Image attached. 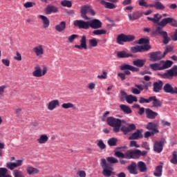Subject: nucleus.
Masks as SVG:
<instances>
[{
    "instance_id": "5701e85b",
    "label": "nucleus",
    "mask_w": 177,
    "mask_h": 177,
    "mask_svg": "<svg viewBox=\"0 0 177 177\" xmlns=\"http://www.w3.org/2000/svg\"><path fill=\"white\" fill-rule=\"evenodd\" d=\"M145 114L147 115V118L149 120H154L157 115H158V113L154 112L153 110L150 109H145Z\"/></svg>"
},
{
    "instance_id": "6e6552de",
    "label": "nucleus",
    "mask_w": 177,
    "mask_h": 177,
    "mask_svg": "<svg viewBox=\"0 0 177 177\" xmlns=\"http://www.w3.org/2000/svg\"><path fill=\"white\" fill-rule=\"evenodd\" d=\"M48 73V68L44 66L43 70L41 69V67L36 66L35 67V71L32 72V76L36 77V78H41V77H44L45 74Z\"/></svg>"
},
{
    "instance_id": "72a5a7b5",
    "label": "nucleus",
    "mask_w": 177,
    "mask_h": 177,
    "mask_svg": "<svg viewBox=\"0 0 177 177\" xmlns=\"http://www.w3.org/2000/svg\"><path fill=\"white\" fill-rule=\"evenodd\" d=\"M145 63H146L145 59H138L135 61H133V66L140 68L143 67L145 66Z\"/></svg>"
},
{
    "instance_id": "c85d7f7f",
    "label": "nucleus",
    "mask_w": 177,
    "mask_h": 177,
    "mask_svg": "<svg viewBox=\"0 0 177 177\" xmlns=\"http://www.w3.org/2000/svg\"><path fill=\"white\" fill-rule=\"evenodd\" d=\"M39 19L42 20L43 26L44 28H48L49 27V24H50V21L45 15H39Z\"/></svg>"
},
{
    "instance_id": "393cba45",
    "label": "nucleus",
    "mask_w": 177,
    "mask_h": 177,
    "mask_svg": "<svg viewBox=\"0 0 177 177\" xmlns=\"http://www.w3.org/2000/svg\"><path fill=\"white\" fill-rule=\"evenodd\" d=\"M149 8H155L157 10H164L165 9V6L160 1H156L153 4H149Z\"/></svg>"
},
{
    "instance_id": "052dcab7",
    "label": "nucleus",
    "mask_w": 177,
    "mask_h": 177,
    "mask_svg": "<svg viewBox=\"0 0 177 177\" xmlns=\"http://www.w3.org/2000/svg\"><path fill=\"white\" fill-rule=\"evenodd\" d=\"M75 38H78V35H71L68 38V42H70L71 44L74 42V39H75Z\"/></svg>"
},
{
    "instance_id": "a18cd8bd",
    "label": "nucleus",
    "mask_w": 177,
    "mask_h": 177,
    "mask_svg": "<svg viewBox=\"0 0 177 177\" xmlns=\"http://www.w3.org/2000/svg\"><path fill=\"white\" fill-rule=\"evenodd\" d=\"M61 5L64 8H71V6H73V3L68 0H63L61 1Z\"/></svg>"
},
{
    "instance_id": "5fc2aeb1",
    "label": "nucleus",
    "mask_w": 177,
    "mask_h": 177,
    "mask_svg": "<svg viewBox=\"0 0 177 177\" xmlns=\"http://www.w3.org/2000/svg\"><path fill=\"white\" fill-rule=\"evenodd\" d=\"M106 160L110 164H117V162H118V160L114 157H108L106 158Z\"/></svg>"
},
{
    "instance_id": "7c9ffc66",
    "label": "nucleus",
    "mask_w": 177,
    "mask_h": 177,
    "mask_svg": "<svg viewBox=\"0 0 177 177\" xmlns=\"http://www.w3.org/2000/svg\"><path fill=\"white\" fill-rule=\"evenodd\" d=\"M137 167L140 172H147V166H146V163H145V162H138L137 164Z\"/></svg>"
},
{
    "instance_id": "f3484780",
    "label": "nucleus",
    "mask_w": 177,
    "mask_h": 177,
    "mask_svg": "<svg viewBox=\"0 0 177 177\" xmlns=\"http://www.w3.org/2000/svg\"><path fill=\"white\" fill-rule=\"evenodd\" d=\"M165 57L164 54H161V51L153 52L150 55V59L152 62H158V60H161Z\"/></svg>"
},
{
    "instance_id": "69168bd1",
    "label": "nucleus",
    "mask_w": 177,
    "mask_h": 177,
    "mask_svg": "<svg viewBox=\"0 0 177 177\" xmlns=\"http://www.w3.org/2000/svg\"><path fill=\"white\" fill-rule=\"evenodd\" d=\"M141 147H142V149H145V150H150V147L149 146L147 142H143L141 145Z\"/></svg>"
},
{
    "instance_id": "9b49d317",
    "label": "nucleus",
    "mask_w": 177,
    "mask_h": 177,
    "mask_svg": "<svg viewBox=\"0 0 177 177\" xmlns=\"http://www.w3.org/2000/svg\"><path fill=\"white\" fill-rule=\"evenodd\" d=\"M23 162H24V160H17L15 162H8L6 163V168L10 169V171H13L15 168H19V167H21L23 165Z\"/></svg>"
},
{
    "instance_id": "49530a36",
    "label": "nucleus",
    "mask_w": 177,
    "mask_h": 177,
    "mask_svg": "<svg viewBox=\"0 0 177 177\" xmlns=\"http://www.w3.org/2000/svg\"><path fill=\"white\" fill-rule=\"evenodd\" d=\"M117 142H118V140L115 138H111L108 140V145L111 147L117 146Z\"/></svg>"
},
{
    "instance_id": "4468645a",
    "label": "nucleus",
    "mask_w": 177,
    "mask_h": 177,
    "mask_svg": "<svg viewBox=\"0 0 177 177\" xmlns=\"http://www.w3.org/2000/svg\"><path fill=\"white\" fill-rule=\"evenodd\" d=\"M142 16H143V12L140 11H134L131 14H128L129 20H130V21L139 20V18L142 17Z\"/></svg>"
},
{
    "instance_id": "c03bdc74",
    "label": "nucleus",
    "mask_w": 177,
    "mask_h": 177,
    "mask_svg": "<svg viewBox=\"0 0 177 177\" xmlns=\"http://www.w3.org/2000/svg\"><path fill=\"white\" fill-rule=\"evenodd\" d=\"M88 46L89 48H96L97 46V40L95 38L88 40Z\"/></svg>"
},
{
    "instance_id": "13d9d810",
    "label": "nucleus",
    "mask_w": 177,
    "mask_h": 177,
    "mask_svg": "<svg viewBox=\"0 0 177 177\" xmlns=\"http://www.w3.org/2000/svg\"><path fill=\"white\" fill-rule=\"evenodd\" d=\"M97 78L99 80H106L107 79V73L105 71H102V75H97Z\"/></svg>"
},
{
    "instance_id": "f03ea898",
    "label": "nucleus",
    "mask_w": 177,
    "mask_h": 177,
    "mask_svg": "<svg viewBox=\"0 0 177 177\" xmlns=\"http://www.w3.org/2000/svg\"><path fill=\"white\" fill-rule=\"evenodd\" d=\"M147 19L149 21H152V23L157 24L156 26V30H158V28H160V30H162L164 27H165L167 24H168V23H171V21H172V19H171V17H168V18L163 19L160 22V19H162V15L158 13L154 14L153 18L147 17Z\"/></svg>"
},
{
    "instance_id": "c756f323",
    "label": "nucleus",
    "mask_w": 177,
    "mask_h": 177,
    "mask_svg": "<svg viewBox=\"0 0 177 177\" xmlns=\"http://www.w3.org/2000/svg\"><path fill=\"white\" fill-rule=\"evenodd\" d=\"M37 140L39 145H45L49 140V137L46 134H42Z\"/></svg>"
},
{
    "instance_id": "37998d69",
    "label": "nucleus",
    "mask_w": 177,
    "mask_h": 177,
    "mask_svg": "<svg viewBox=\"0 0 177 177\" xmlns=\"http://www.w3.org/2000/svg\"><path fill=\"white\" fill-rule=\"evenodd\" d=\"M151 97H149L148 98L140 97V99L138 100V103H140V104H143L145 103L149 104V103H151Z\"/></svg>"
},
{
    "instance_id": "4c0bfd02",
    "label": "nucleus",
    "mask_w": 177,
    "mask_h": 177,
    "mask_svg": "<svg viewBox=\"0 0 177 177\" xmlns=\"http://www.w3.org/2000/svg\"><path fill=\"white\" fill-rule=\"evenodd\" d=\"M125 100L129 103V104H132L133 102H138V97L132 95H129L127 97H126Z\"/></svg>"
},
{
    "instance_id": "8fccbe9b",
    "label": "nucleus",
    "mask_w": 177,
    "mask_h": 177,
    "mask_svg": "<svg viewBox=\"0 0 177 177\" xmlns=\"http://www.w3.org/2000/svg\"><path fill=\"white\" fill-rule=\"evenodd\" d=\"M172 158L170 160V162L171 164H174V165H177V151H174L172 153Z\"/></svg>"
},
{
    "instance_id": "6ab92c4d",
    "label": "nucleus",
    "mask_w": 177,
    "mask_h": 177,
    "mask_svg": "<svg viewBox=\"0 0 177 177\" xmlns=\"http://www.w3.org/2000/svg\"><path fill=\"white\" fill-rule=\"evenodd\" d=\"M33 52L35 53L36 56L41 57L44 55V46L42 44H38L33 48Z\"/></svg>"
},
{
    "instance_id": "0eeeda50",
    "label": "nucleus",
    "mask_w": 177,
    "mask_h": 177,
    "mask_svg": "<svg viewBox=\"0 0 177 177\" xmlns=\"http://www.w3.org/2000/svg\"><path fill=\"white\" fill-rule=\"evenodd\" d=\"M167 143L165 138H161L159 141H156L153 144V151L160 153L164 149V145Z\"/></svg>"
},
{
    "instance_id": "58836bf2",
    "label": "nucleus",
    "mask_w": 177,
    "mask_h": 177,
    "mask_svg": "<svg viewBox=\"0 0 177 177\" xmlns=\"http://www.w3.org/2000/svg\"><path fill=\"white\" fill-rule=\"evenodd\" d=\"M153 175L156 177H160L162 175V165H158L156 167V171Z\"/></svg>"
},
{
    "instance_id": "e433bc0d",
    "label": "nucleus",
    "mask_w": 177,
    "mask_h": 177,
    "mask_svg": "<svg viewBox=\"0 0 177 177\" xmlns=\"http://www.w3.org/2000/svg\"><path fill=\"white\" fill-rule=\"evenodd\" d=\"M8 172V169L0 167V177H12Z\"/></svg>"
},
{
    "instance_id": "cd10ccee",
    "label": "nucleus",
    "mask_w": 177,
    "mask_h": 177,
    "mask_svg": "<svg viewBox=\"0 0 177 177\" xmlns=\"http://www.w3.org/2000/svg\"><path fill=\"white\" fill-rule=\"evenodd\" d=\"M55 30L58 32H63L66 30V21H62L55 26Z\"/></svg>"
},
{
    "instance_id": "864d4df0",
    "label": "nucleus",
    "mask_w": 177,
    "mask_h": 177,
    "mask_svg": "<svg viewBox=\"0 0 177 177\" xmlns=\"http://www.w3.org/2000/svg\"><path fill=\"white\" fill-rule=\"evenodd\" d=\"M74 107V104L71 102H68V103H64L62 105V109H73Z\"/></svg>"
},
{
    "instance_id": "2f4dec72",
    "label": "nucleus",
    "mask_w": 177,
    "mask_h": 177,
    "mask_svg": "<svg viewBox=\"0 0 177 177\" xmlns=\"http://www.w3.org/2000/svg\"><path fill=\"white\" fill-rule=\"evenodd\" d=\"M100 4L105 5L106 9H115L117 8L114 3L105 1L104 0H100Z\"/></svg>"
},
{
    "instance_id": "4be33fe9",
    "label": "nucleus",
    "mask_w": 177,
    "mask_h": 177,
    "mask_svg": "<svg viewBox=\"0 0 177 177\" xmlns=\"http://www.w3.org/2000/svg\"><path fill=\"white\" fill-rule=\"evenodd\" d=\"M60 106V102H59V100H53L48 102L47 109L50 110V111H53L56 107H59Z\"/></svg>"
},
{
    "instance_id": "f704fd0d",
    "label": "nucleus",
    "mask_w": 177,
    "mask_h": 177,
    "mask_svg": "<svg viewBox=\"0 0 177 177\" xmlns=\"http://www.w3.org/2000/svg\"><path fill=\"white\" fill-rule=\"evenodd\" d=\"M120 109L123 111L124 114H131L132 113V109L129 106L125 104H120Z\"/></svg>"
},
{
    "instance_id": "f257e3e1",
    "label": "nucleus",
    "mask_w": 177,
    "mask_h": 177,
    "mask_svg": "<svg viewBox=\"0 0 177 177\" xmlns=\"http://www.w3.org/2000/svg\"><path fill=\"white\" fill-rule=\"evenodd\" d=\"M73 25L75 27H78V28H82L83 30H89V28H93V30H99V28H102V21L97 19H93L90 21L75 20L73 22Z\"/></svg>"
},
{
    "instance_id": "2eb2a0df",
    "label": "nucleus",
    "mask_w": 177,
    "mask_h": 177,
    "mask_svg": "<svg viewBox=\"0 0 177 177\" xmlns=\"http://www.w3.org/2000/svg\"><path fill=\"white\" fill-rule=\"evenodd\" d=\"M80 42V45L75 44V48H77V49H80V50H82V49H88V46L86 45V36L82 35Z\"/></svg>"
},
{
    "instance_id": "e2e57ef3",
    "label": "nucleus",
    "mask_w": 177,
    "mask_h": 177,
    "mask_svg": "<svg viewBox=\"0 0 177 177\" xmlns=\"http://www.w3.org/2000/svg\"><path fill=\"white\" fill-rule=\"evenodd\" d=\"M1 62L4 66H6V67H9V66H10V61L9 59H1Z\"/></svg>"
},
{
    "instance_id": "09e8293b",
    "label": "nucleus",
    "mask_w": 177,
    "mask_h": 177,
    "mask_svg": "<svg viewBox=\"0 0 177 177\" xmlns=\"http://www.w3.org/2000/svg\"><path fill=\"white\" fill-rule=\"evenodd\" d=\"M149 43H150V40L146 38H141L138 41V44L139 45H149Z\"/></svg>"
},
{
    "instance_id": "338daca9",
    "label": "nucleus",
    "mask_w": 177,
    "mask_h": 177,
    "mask_svg": "<svg viewBox=\"0 0 177 177\" xmlns=\"http://www.w3.org/2000/svg\"><path fill=\"white\" fill-rule=\"evenodd\" d=\"M172 50H174V48L171 46L167 47L163 53V56H165L169 52H172Z\"/></svg>"
},
{
    "instance_id": "79ce46f5",
    "label": "nucleus",
    "mask_w": 177,
    "mask_h": 177,
    "mask_svg": "<svg viewBox=\"0 0 177 177\" xmlns=\"http://www.w3.org/2000/svg\"><path fill=\"white\" fill-rule=\"evenodd\" d=\"M158 127V122H149L147 126L146 129L149 131H151L152 129H154V128H157Z\"/></svg>"
},
{
    "instance_id": "0e129e2a",
    "label": "nucleus",
    "mask_w": 177,
    "mask_h": 177,
    "mask_svg": "<svg viewBox=\"0 0 177 177\" xmlns=\"http://www.w3.org/2000/svg\"><path fill=\"white\" fill-rule=\"evenodd\" d=\"M130 147H137L139 148L140 146L139 145H137L136 141L132 140L130 142Z\"/></svg>"
},
{
    "instance_id": "b1692460",
    "label": "nucleus",
    "mask_w": 177,
    "mask_h": 177,
    "mask_svg": "<svg viewBox=\"0 0 177 177\" xmlns=\"http://www.w3.org/2000/svg\"><path fill=\"white\" fill-rule=\"evenodd\" d=\"M151 102L153 107H156L158 109V107H161V106H162V102H161V100L157 99V97L156 96H151Z\"/></svg>"
},
{
    "instance_id": "6e6d98bb",
    "label": "nucleus",
    "mask_w": 177,
    "mask_h": 177,
    "mask_svg": "<svg viewBox=\"0 0 177 177\" xmlns=\"http://www.w3.org/2000/svg\"><path fill=\"white\" fill-rule=\"evenodd\" d=\"M97 146L100 149V150H104V149H106V144H104L102 140L98 141Z\"/></svg>"
},
{
    "instance_id": "603ef678",
    "label": "nucleus",
    "mask_w": 177,
    "mask_h": 177,
    "mask_svg": "<svg viewBox=\"0 0 177 177\" xmlns=\"http://www.w3.org/2000/svg\"><path fill=\"white\" fill-rule=\"evenodd\" d=\"M14 177H25L21 171L15 169L13 171Z\"/></svg>"
},
{
    "instance_id": "f8f14e48",
    "label": "nucleus",
    "mask_w": 177,
    "mask_h": 177,
    "mask_svg": "<svg viewBox=\"0 0 177 177\" xmlns=\"http://www.w3.org/2000/svg\"><path fill=\"white\" fill-rule=\"evenodd\" d=\"M150 49H151L150 45L136 46L134 47L131 48V53H138L139 52H142V50H150Z\"/></svg>"
},
{
    "instance_id": "7ed1b4c3",
    "label": "nucleus",
    "mask_w": 177,
    "mask_h": 177,
    "mask_svg": "<svg viewBox=\"0 0 177 177\" xmlns=\"http://www.w3.org/2000/svg\"><path fill=\"white\" fill-rule=\"evenodd\" d=\"M106 122L109 127H112L113 132L118 133L120 132V129L121 128V124H122V120L119 118H115L114 117H109L106 119Z\"/></svg>"
},
{
    "instance_id": "bb28decb",
    "label": "nucleus",
    "mask_w": 177,
    "mask_h": 177,
    "mask_svg": "<svg viewBox=\"0 0 177 177\" xmlns=\"http://www.w3.org/2000/svg\"><path fill=\"white\" fill-rule=\"evenodd\" d=\"M129 174L131 175H138V169H136V163L132 162L127 168Z\"/></svg>"
},
{
    "instance_id": "a211bd4d",
    "label": "nucleus",
    "mask_w": 177,
    "mask_h": 177,
    "mask_svg": "<svg viewBox=\"0 0 177 177\" xmlns=\"http://www.w3.org/2000/svg\"><path fill=\"white\" fill-rule=\"evenodd\" d=\"M44 12L46 15H52V13H57L59 8L53 5H48L45 8Z\"/></svg>"
},
{
    "instance_id": "bf43d9fd",
    "label": "nucleus",
    "mask_w": 177,
    "mask_h": 177,
    "mask_svg": "<svg viewBox=\"0 0 177 177\" xmlns=\"http://www.w3.org/2000/svg\"><path fill=\"white\" fill-rule=\"evenodd\" d=\"M120 130L124 135H127V133H129L131 132V130L129 129L128 127H122Z\"/></svg>"
},
{
    "instance_id": "ddd939ff",
    "label": "nucleus",
    "mask_w": 177,
    "mask_h": 177,
    "mask_svg": "<svg viewBox=\"0 0 177 177\" xmlns=\"http://www.w3.org/2000/svg\"><path fill=\"white\" fill-rule=\"evenodd\" d=\"M177 75V66L167 70L165 73L162 75V78H172V77H176Z\"/></svg>"
},
{
    "instance_id": "c9c22d12",
    "label": "nucleus",
    "mask_w": 177,
    "mask_h": 177,
    "mask_svg": "<svg viewBox=\"0 0 177 177\" xmlns=\"http://www.w3.org/2000/svg\"><path fill=\"white\" fill-rule=\"evenodd\" d=\"M117 56L120 59H124L125 57H132V54H129L126 51H119L117 53Z\"/></svg>"
},
{
    "instance_id": "39448f33",
    "label": "nucleus",
    "mask_w": 177,
    "mask_h": 177,
    "mask_svg": "<svg viewBox=\"0 0 177 177\" xmlns=\"http://www.w3.org/2000/svg\"><path fill=\"white\" fill-rule=\"evenodd\" d=\"M132 41H135V36L131 35L120 34L116 39V42L119 45H124V42H132Z\"/></svg>"
},
{
    "instance_id": "9d476101",
    "label": "nucleus",
    "mask_w": 177,
    "mask_h": 177,
    "mask_svg": "<svg viewBox=\"0 0 177 177\" xmlns=\"http://www.w3.org/2000/svg\"><path fill=\"white\" fill-rule=\"evenodd\" d=\"M153 34L161 35V37L163 38V44L165 45H167L169 41H171V39L168 37V33H167L166 31L162 30V29H160V28H158V30H155L153 32Z\"/></svg>"
},
{
    "instance_id": "a878e982",
    "label": "nucleus",
    "mask_w": 177,
    "mask_h": 177,
    "mask_svg": "<svg viewBox=\"0 0 177 177\" xmlns=\"http://www.w3.org/2000/svg\"><path fill=\"white\" fill-rule=\"evenodd\" d=\"M162 81L159 80L158 82H154L153 83V91L155 92V93H158L162 89Z\"/></svg>"
},
{
    "instance_id": "a19ab883",
    "label": "nucleus",
    "mask_w": 177,
    "mask_h": 177,
    "mask_svg": "<svg viewBox=\"0 0 177 177\" xmlns=\"http://www.w3.org/2000/svg\"><path fill=\"white\" fill-rule=\"evenodd\" d=\"M115 157H118V158H126L127 160H129L128 158V151H127L125 153H123L121 151H116L115 153Z\"/></svg>"
},
{
    "instance_id": "412c9836",
    "label": "nucleus",
    "mask_w": 177,
    "mask_h": 177,
    "mask_svg": "<svg viewBox=\"0 0 177 177\" xmlns=\"http://www.w3.org/2000/svg\"><path fill=\"white\" fill-rule=\"evenodd\" d=\"M140 153V150L139 149H135L134 151H132V150L127 151L129 160H131V158H134V159L139 158Z\"/></svg>"
},
{
    "instance_id": "20e7f679",
    "label": "nucleus",
    "mask_w": 177,
    "mask_h": 177,
    "mask_svg": "<svg viewBox=\"0 0 177 177\" xmlns=\"http://www.w3.org/2000/svg\"><path fill=\"white\" fill-rule=\"evenodd\" d=\"M100 166L103 169L102 175L104 176H111L113 175V167L108 164L104 158L101 159Z\"/></svg>"
},
{
    "instance_id": "aec40b11",
    "label": "nucleus",
    "mask_w": 177,
    "mask_h": 177,
    "mask_svg": "<svg viewBox=\"0 0 177 177\" xmlns=\"http://www.w3.org/2000/svg\"><path fill=\"white\" fill-rule=\"evenodd\" d=\"M141 138H143V136L142 135V130L137 129L136 131L133 133L131 136L129 137V140H138V139H140Z\"/></svg>"
},
{
    "instance_id": "dca6fc26",
    "label": "nucleus",
    "mask_w": 177,
    "mask_h": 177,
    "mask_svg": "<svg viewBox=\"0 0 177 177\" xmlns=\"http://www.w3.org/2000/svg\"><path fill=\"white\" fill-rule=\"evenodd\" d=\"M163 91L165 93H171V95L176 94L177 95V87H172L171 84L169 83L165 84L163 86Z\"/></svg>"
},
{
    "instance_id": "3c124183",
    "label": "nucleus",
    "mask_w": 177,
    "mask_h": 177,
    "mask_svg": "<svg viewBox=\"0 0 177 177\" xmlns=\"http://www.w3.org/2000/svg\"><path fill=\"white\" fill-rule=\"evenodd\" d=\"M93 35H103L104 34H107V31L105 30H95L93 31Z\"/></svg>"
},
{
    "instance_id": "4d7b16f0",
    "label": "nucleus",
    "mask_w": 177,
    "mask_h": 177,
    "mask_svg": "<svg viewBox=\"0 0 177 177\" xmlns=\"http://www.w3.org/2000/svg\"><path fill=\"white\" fill-rule=\"evenodd\" d=\"M24 8L26 9H28V8H32L33 6H35V3L32 1H28L24 4Z\"/></svg>"
},
{
    "instance_id": "ea45409f",
    "label": "nucleus",
    "mask_w": 177,
    "mask_h": 177,
    "mask_svg": "<svg viewBox=\"0 0 177 177\" xmlns=\"http://www.w3.org/2000/svg\"><path fill=\"white\" fill-rule=\"evenodd\" d=\"M150 68L151 70H153V71H161L162 70V66H161V64H151L149 65Z\"/></svg>"
},
{
    "instance_id": "423d86ee",
    "label": "nucleus",
    "mask_w": 177,
    "mask_h": 177,
    "mask_svg": "<svg viewBox=\"0 0 177 177\" xmlns=\"http://www.w3.org/2000/svg\"><path fill=\"white\" fill-rule=\"evenodd\" d=\"M80 12L81 17H82V19H84V20H91V18L86 16L87 13H90L91 16H95V15H96L95 11L88 6H84L82 7Z\"/></svg>"
},
{
    "instance_id": "1a4fd4ad",
    "label": "nucleus",
    "mask_w": 177,
    "mask_h": 177,
    "mask_svg": "<svg viewBox=\"0 0 177 177\" xmlns=\"http://www.w3.org/2000/svg\"><path fill=\"white\" fill-rule=\"evenodd\" d=\"M120 70H122V71H124V75H131V71H133V72L139 71V68L129 64L122 65L120 66Z\"/></svg>"
},
{
    "instance_id": "473e14b6",
    "label": "nucleus",
    "mask_w": 177,
    "mask_h": 177,
    "mask_svg": "<svg viewBox=\"0 0 177 177\" xmlns=\"http://www.w3.org/2000/svg\"><path fill=\"white\" fill-rule=\"evenodd\" d=\"M26 171L28 175H37V174H39V170L32 167H28Z\"/></svg>"
},
{
    "instance_id": "774afa93",
    "label": "nucleus",
    "mask_w": 177,
    "mask_h": 177,
    "mask_svg": "<svg viewBox=\"0 0 177 177\" xmlns=\"http://www.w3.org/2000/svg\"><path fill=\"white\" fill-rule=\"evenodd\" d=\"M77 175H79L80 177H86V173L85 172V171H78Z\"/></svg>"
},
{
    "instance_id": "680f3d73",
    "label": "nucleus",
    "mask_w": 177,
    "mask_h": 177,
    "mask_svg": "<svg viewBox=\"0 0 177 177\" xmlns=\"http://www.w3.org/2000/svg\"><path fill=\"white\" fill-rule=\"evenodd\" d=\"M95 87H96V84L93 82L89 83L87 85L88 89H89L90 91H93V89H95Z\"/></svg>"
},
{
    "instance_id": "de8ad7c7",
    "label": "nucleus",
    "mask_w": 177,
    "mask_h": 177,
    "mask_svg": "<svg viewBox=\"0 0 177 177\" xmlns=\"http://www.w3.org/2000/svg\"><path fill=\"white\" fill-rule=\"evenodd\" d=\"M174 64V62L172 61L167 60L165 63H163L162 66V69L165 70V68H169L171 66Z\"/></svg>"
}]
</instances>
